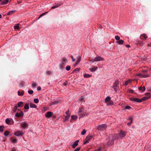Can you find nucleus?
Returning a JSON list of instances; mask_svg holds the SVG:
<instances>
[{
	"label": "nucleus",
	"instance_id": "56",
	"mask_svg": "<svg viewBox=\"0 0 151 151\" xmlns=\"http://www.w3.org/2000/svg\"><path fill=\"white\" fill-rule=\"evenodd\" d=\"M58 6H59L58 5L53 6L51 8L52 9H54L58 7Z\"/></svg>",
	"mask_w": 151,
	"mask_h": 151
},
{
	"label": "nucleus",
	"instance_id": "30",
	"mask_svg": "<svg viewBox=\"0 0 151 151\" xmlns=\"http://www.w3.org/2000/svg\"><path fill=\"white\" fill-rule=\"evenodd\" d=\"M4 127L3 125L0 126V132H2L4 131Z\"/></svg>",
	"mask_w": 151,
	"mask_h": 151
},
{
	"label": "nucleus",
	"instance_id": "64",
	"mask_svg": "<svg viewBox=\"0 0 151 151\" xmlns=\"http://www.w3.org/2000/svg\"><path fill=\"white\" fill-rule=\"evenodd\" d=\"M16 150L15 148L14 147L13 148L12 151H16Z\"/></svg>",
	"mask_w": 151,
	"mask_h": 151
},
{
	"label": "nucleus",
	"instance_id": "43",
	"mask_svg": "<svg viewBox=\"0 0 151 151\" xmlns=\"http://www.w3.org/2000/svg\"><path fill=\"white\" fill-rule=\"evenodd\" d=\"M86 132V130H85V129H83L82 132L81 133V134L82 135H84L85 134Z\"/></svg>",
	"mask_w": 151,
	"mask_h": 151
},
{
	"label": "nucleus",
	"instance_id": "42",
	"mask_svg": "<svg viewBox=\"0 0 151 151\" xmlns=\"http://www.w3.org/2000/svg\"><path fill=\"white\" fill-rule=\"evenodd\" d=\"M18 25H19V24H16V25H15L14 27V28L15 29H19V27Z\"/></svg>",
	"mask_w": 151,
	"mask_h": 151
},
{
	"label": "nucleus",
	"instance_id": "10",
	"mask_svg": "<svg viewBox=\"0 0 151 151\" xmlns=\"http://www.w3.org/2000/svg\"><path fill=\"white\" fill-rule=\"evenodd\" d=\"M52 113L51 111H48L45 114V116L47 118L50 117L52 115Z\"/></svg>",
	"mask_w": 151,
	"mask_h": 151
},
{
	"label": "nucleus",
	"instance_id": "22",
	"mask_svg": "<svg viewBox=\"0 0 151 151\" xmlns=\"http://www.w3.org/2000/svg\"><path fill=\"white\" fill-rule=\"evenodd\" d=\"M145 90V88L144 86L142 87H140L139 88V91H141L142 92H144Z\"/></svg>",
	"mask_w": 151,
	"mask_h": 151
},
{
	"label": "nucleus",
	"instance_id": "61",
	"mask_svg": "<svg viewBox=\"0 0 151 151\" xmlns=\"http://www.w3.org/2000/svg\"><path fill=\"white\" fill-rule=\"evenodd\" d=\"M41 88L40 87H38L37 88V91H39L41 90Z\"/></svg>",
	"mask_w": 151,
	"mask_h": 151
},
{
	"label": "nucleus",
	"instance_id": "16",
	"mask_svg": "<svg viewBox=\"0 0 151 151\" xmlns=\"http://www.w3.org/2000/svg\"><path fill=\"white\" fill-rule=\"evenodd\" d=\"M150 98V96L144 97L142 98L141 99H140V100H141L142 102V101H145L149 99Z\"/></svg>",
	"mask_w": 151,
	"mask_h": 151
},
{
	"label": "nucleus",
	"instance_id": "27",
	"mask_svg": "<svg viewBox=\"0 0 151 151\" xmlns=\"http://www.w3.org/2000/svg\"><path fill=\"white\" fill-rule=\"evenodd\" d=\"M132 81V80L130 79H129L125 82L124 85L127 86V85L129 83H131Z\"/></svg>",
	"mask_w": 151,
	"mask_h": 151
},
{
	"label": "nucleus",
	"instance_id": "62",
	"mask_svg": "<svg viewBox=\"0 0 151 151\" xmlns=\"http://www.w3.org/2000/svg\"><path fill=\"white\" fill-rule=\"evenodd\" d=\"M148 71L147 70H143L142 71V72L143 73H147Z\"/></svg>",
	"mask_w": 151,
	"mask_h": 151
},
{
	"label": "nucleus",
	"instance_id": "29",
	"mask_svg": "<svg viewBox=\"0 0 151 151\" xmlns=\"http://www.w3.org/2000/svg\"><path fill=\"white\" fill-rule=\"evenodd\" d=\"M81 58L80 56H79L77 60L76 61V65H78L80 62L81 60Z\"/></svg>",
	"mask_w": 151,
	"mask_h": 151
},
{
	"label": "nucleus",
	"instance_id": "28",
	"mask_svg": "<svg viewBox=\"0 0 151 151\" xmlns=\"http://www.w3.org/2000/svg\"><path fill=\"white\" fill-rule=\"evenodd\" d=\"M136 43L137 45H142L143 44V42L140 41H136Z\"/></svg>",
	"mask_w": 151,
	"mask_h": 151
},
{
	"label": "nucleus",
	"instance_id": "21",
	"mask_svg": "<svg viewBox=\"0 0 151 151\" xmlns=\"http://www.w3.org/2000/svg\"><path fill=\"white\" fill-rule=\"evenodd\" d=\"M111 97L110 96L107 97L105 99V101L106 103L107 102L111 100Z\"/></svg>",
	"mask_w": 151,
	"mask_h": 151
},
{
	"label": "nucleus",
	"instance_id": "7",
	"mask_svg": "<svg viewBox=\"0 0 151 151\" xmlns=\"http://www.w3.org/2000/svg\"><path fill=\"white\" fill-rule=\"evenodd\" d=\"M104 58L100 56L96 57L93 60V62L96 61H99L101 60H103Z\"/></svg>",
	"mask_w": 151,
	"mask_h": 151
},
{
	"label": "nucleus",
	"instance_id": "53",
	"mask_svg": "<svg viewBox=\"0 0 151 151\" xmlns=\"http://www.w3.org/2000/svg\"><path fill=\"white\" fill-rule=\"evenodd\" d=\"M82 111V109H80L79 111H78V114L79 115H81L80 113Z\"/></svg>",
	"mask_w": 151,
	"mask_h": 151
},
{
	"label": "nucleus",
	"instance_id": "25",
	"mask_svg": "<svg viewBox=\"0 0 151 151\" xmlns=\"http://www.w3.org/2000/svg\"><path fill=\"white\" fill-rule=\"evenodd\" d=\"M92 76L91 75H89L88 74L85 73L84 75V77L85 78H89Z\"/></svg>",
	"mask_w": 151,
	"mask_h": 151
},
{
	"label": "nucleus",
	"instance_id": "41",
	"mask_svg": "<svg viewBox=\"0 0 151 151\" xmlns=\"http://www.w3.org/2000/svg\"><path fill=\"white\" fill-rule=\"evenodd\" d=\"M34 102L36 104H37L39 102V100L38 99H34Z\"/></svg>",
	"mask_w": 151,
	"mask_h": 151
},
{
	"label": "nucleus",
	"instance_id": "4",
	"mask_svg": "<svg viewBox=\"0 0 151 151\" xmlns=\"http://www.w3.org/2000/svg\"><path fill=\"white\" fill-rule=\"evenodd\" d=\"M93 138L92 136H87L85 139V140L83 144H85L89 142L90 140H91Z\"/></svg>",
	"mask_w": 151,
	"mask_h": 151
},
{
	"label": "nucleus",
	"instance_id": "37",
	"mask_svg": "<svg viewBox=\"0 0 151 151\" xmlns=\"http://www.w3.org/2000/svg\"><path fill=\"white\" fill-rule=\"evenodd\" d=\"M37 86V84L36 83H33L32 85V87L34 88L35 86Z\"/></svg>",
	"mask_w": 151,
	"mask_h": 151
},
{
	"label": "nucleus",
	"instance_id": "55",
	"mask_svg": "<svg viewBox=\"0 0 151 151\" xmlns=\"http://www.w3.org/2000/svg\"><path fill=\"white\" fill-rule=\"evenodd\" d=\"M150 93H145V95L147 96H150Z\"/></svg>",
	"mask_w": 151,
	"mask_h": 151
},
{
	"label": "nucleus",
	"instance_id": "38",
	"mask_svg": "<svg viewBox=\"0 0 151 151\" xmlns=\"http://www.w3.org/2000/svg\"><path fill=\"white\" fill-rule=\"evenodd\" d=\"M9 132L8 131H6L4 132V135L6 136H7L9 134Z\"/></svg>",
	"mask_w": 151,
	"mask_h": 151
},
{
	"label": "nucleus",
	"instance_id": "6",
	"mask_svg": "<svg viewBox=\"0 0 151 151\" xmlns=\"http://www.w3.org/2000/svg\"><path fill=\"white\" fill-rule=\"evenodd\" d=\"M118 134L119 135L120 139H123L125 136L126 133L125 132L121 131Z\"/></svg>",
	"mask_w": 151,
	"mask_h": 151
},
{
	"label": "nucleus",
	"instance_id": "18",
	"mask_svg": "<svg viewBox=\"0 0 151 151\" xmlns=\"http://www.w3.org/2000/svg\"><path fill=\"white\" fill-rule=\"evenodd\" d=\"M97 69V67H94L93 68H90L89 70L91 72L95 71Z\"/></svg>",
	"mask_w": 151,
	"mask_h": 151
},
{
	"label": "nucleus",
	"instance_id": "24",
	"mask_svg": "<svg viewBox=\"0 0 151 151\" xmlns=\"http://www.w3.org/2000/svg\"><path fill=\"white\" fill-rule=\"evenodd\" d=\"M70 115H67L66 116H65V118L64 120V121H66L68 120L69 118Z\"/></svg>",
	"mask_w": 151,
	"mask_h": 151
},
{
	"label": "nucleus",
	"instance_id": "63",
	"mask_svg": "<svg viewBox=\"0 0 151 151\" xmlns=\"http://www.w3.org/2000/svg\"><path fill=\"white\" fill-rule=\"evenodd\" d=\"M71 58L72 60V61L73 62H74L75 61V59H74L73 58V56H71Z\"/></svg>",
	"mask_w": 151,
	"mask_h": 151
},
{
	"label": "nucleus",
	"instance_id": "59",
	"mask_svg": "<svg viewBox=\"0 0 151 151\" xmlns=\"http://www.w3.org/2000/svg\"><path fill=\"white\" fill-rule=\"evenodd\" d=\"M142 74L141 73H138L137 74V76H140L141 77V76H142Z\"/></svg>",
	"mask_w": 151,
	"mask_h": 151
},
{
	"label": "nucleus",
	"instance_id": "9",
	"mask_svg": "<svg viewBox=\"0 0 151 151\" xmlns=\"http://www.w3.org/2000/svg\"><path fill=\"white\" fill-rule=\"evenodd\" d=\"M147 38V36L146 34H144L140 35V38L142 40H146Z\"/></svg>",
	"mask_w": 151,
	"mask_h": 151
},
{
	"label": "nucleus",
	"instance_id": "35",
	"mask_svg": "<svg viewBox=\"0 0 151 151\" xmlns=\"http://www.w3.org/2000/svg\"><path fill=\"white\" fill-rule=\"evenodd\" d=\"M11 139L12 140V142L13 143H16L17 142V140L16 139H14L12 138Z\"/></svg>",
	"mask_w": 151,
	"mask_h": 151
},
{
	"label": "nucleus",
	"instance_id": "17",
	"mask_svg": "<svg viewBox=\"0 0 151 151\" xmlns=\"http://www.w3.org/2000/svg\"><path fill=\"white\" fill-rule=\"evenodd\" d=\"M23 103L22 101L19 102L17 103L18 106L19 107H22L23 106Z\"/></svg>",
	"mask_w": 151,
	"mask_h": 151
},
{
	"label": "nucleus",
	"instance_id": "40",
	"mask_svg": "<svg viewBox=\"0 0 151 151\" xmlns=\"http://www.w3.org/2000/svg\"><path fill=\"white\" fill-rule=\"evenodd\" d=\"M24 108L26 109H29V106L27 104H25L24 106Z\"/></svg>",
	"mask_w": 151,
	"mask_h": 151
},
{
	"label": "nucleus",
	"instance_id": "33",
	"mask_svg": "<svg viewBox=\"0 0 151 151\" xmlns=\"http://www.w3.org/2000/svg\"><path fill=\"white\" fill-rule=\"evenodd\" d=\"M71 119L74 120H75L78 118V116L76 115H73L71 116Z\"/></svg>",
	"mask_w": 151,
	"mask_h": 151
},
{
	"label": "nucleus",
	"instance_id": "36",
	"mask_svg": "<svg viewBox=\"0 0 151 151\" xmlns=\"http://www.w3.org/2000/svg\"><path fill=\"white\" fill-rule=\"evenodd\" d=\"M80 69L79 68H77L74 70V71L76 73H77L80 71Z\"/></svg>",
	"mask_w": 151,
	"mask_h": 151
},
{
	"label": "nucleus",
	"instance_id": "47",
	"mask_svg": "<svg viewBox=\"0 0 151 151\" xmlns=\"http://www.w3.org/2000/svg\"><path fill=\"white\" fill-rule=\"evenodd\" d=\"M14 12V11H11L9 12L8 13L7 15H9L13 13Z\"/></svg>",
	"mask_w": 151,
	"mask_h": 151
},
{
	"label": "nucleus",
	"instance_id": "32",
	"mask_svg": "<svg viewBox=\"0 0 151 151\" xmlns=\"http://www.w3.org/2000/svg\"><path fill=\"white\" fill-rule=\"evenodd\" d=\"M24 93V91L20 92L19 91H18V94L19 96L23 95Z\"/></svg>",
	"mask_w": 151,
	"mask_h": 151
},
{
	"label": "nucleus",
	"instance_id": "39",
	"mask_svg": "<svg viewBox=\"0 0 151 151\" xmlns=\"http://www.w3.org/2000/svg\"><path fill=\"white\" fill-rule=\"evenodd\" d=\"M129 119L130 121V122L127 123V125L129 126L131 125L132 122V118H130Z\"/></svg>",
	"mask_w": 151,
	"mask_h": 151
},
{
	"label": "nucleus",
	"instance_id": "52",
	"mask_svg": "<svg viewBox=\"0 0 151 151\" xmlns=\"http://www.w3.org/2000/svg\"><path fill=\"white\" fill-rule=\"evenodd\" d=\"M81 148L80 147H77L74 151H79L80 150Z\"/></svg>",
	"mask_w": 151,
	"mask_h": 151
},
{
	"label": "nucleus",
	"instance_id": "23",
	"mask_svg": "<svg viewBox=\"0 0 151 151\" xmlns=\"http://www.w3.org/2000/svg\"><path fill=\"white\" fill-rule=\"evenodd\" d=\"M30 106L32 108H36L37 107V106L35 104L32 103H31L30 104Z\"/></svg>",
	"mask_w": 151,
	"mask_h": 151
},
{
	"label": "nucleus",
	"instance_id": "44",
	"mask_svg": "<svg viewBox=\"0 0 151 151\" xmlns=\"http://www.w3.org/2000/svg\"><path fill=\"white\" fill-rule=\"evenodd\" d=\"M115 39L116 40H120V37H119L118 36H116L115 37Z\"/></svg>",
	"mask_w": 151,
	"mask_h": 151
},
{
	"label": "nucleus",
	"instance_id": "3",
	"mask_svg": "<svg viewBox=\"0 0 151 151\" xmlns=\"http://www.w3.org/2000/svg\"><path fill=\"white\" fill-rule=\"evenodd\" d=\"M119 81L118 80H116L113 83V88L115 91H117V86L119 84Z\"/></svg>",
	"mask_w": 151,
	"mask_h": 151
},
{
	"label": "nucleus",
	"instance_id": "14",
	"mask_svg": "<svg viewBox=\"0 0 151 151\" xmlns=\"http://www.w3.org/2000/svg\"><path fill=\"white\" fill-rule=\"evenodd\" d=\"M68 60L67 59L65 58H62L61 62V63H65L66 65V63L67 62Z\"/></svg>",
	"mask_w": 151,
	"mask_h": 151
},
{
	"label": "nucleus",
	"instance_id": "50",
	"mask_svg": "<svg viewBox=\"0 0 151 151\" xmlns=\"http://www.w3.org/2000/svg\"><path fill=\"white\" fill-rule=\"evenodd\" d=\"M51 72L50 71H47L46 72V74L47 75H50Z\"/></svg>",
	"mask_w": 151,
	"mask_h": 151
},
{
	"label": "nucleus",
	"instance_id": "12",
	"mask_svg": "<svg viewBox=\"0 0 151 151\" xmlns=\"http://www.w3.org/2000/svg\"><path fill=\"white\" fill-rule=\"evenodd\" d=\"M23 115V113L22 111H21L20 113L17 112L15 116L18 117H22Z\"/></svg>",
	"mask_w": 151,
	"mask_h": 151
},
{
	"label": "nucleus",
	"instance_id": "58",
	"mask_svg": "<svg viewBox=\"0 0 151 151\" xmlns=\"http://www.w3.org/2000/svg\"><path fill=\"white\" fill-rule=\"evenodd\" d=\"M69 113V110H68L67 111L65 112V114L67 115H70V114Z\"/></svg>",
	"mask_w": 151,
	"mask_h": 151
},
{
	"label": "nucleus",
	"instance_id": "60",
	"mask_svg": "<svg viewBox=\"0 0 151 151\" xmlns=\"http://www.w3.org/2000/svg\"><path fill=\"white\" fill-rule=\"evenodd\" d=\"M79 100L83 101V96H81V97L79 99Z\"/></svg>",
	"mask_w": 151,
	"mask_h": 151
},
{
	"label": "nucleus",
	"instance_id": "31",
	"mask_svg": "<svg viewBox=\"0 0 151 151\" xmlns=\"http://www.w3.org/2000/svg\"><path fill=\"white\" fill-rule=\"evenodd\" d=\"M150 76L147 74H142V76H141V78H147L149 77Z\"/></svg>",
	"mask_w": 151,
	"mask_h": 151
},
{
	"label": "nucleus",
	"instance_id": "46",
	"mask_svg": "<svg viewBox=\"0 0 151 151\" xmlns=\"http://www.w3.org/2000/svg\"><path fill=\"white\" fill-rule=\"evenodd\" d=\"M70 69V67L69 66H68L66 67V69L68 71Z\"/></svg>",
	"mask_w": 151,
	"mask_h": 151
},
{
	"label": "nucleus",
	"instance_id": "13",
	"mask_svg": "<svg viewBox=\"0 0 151 151\" xmlns=\"http://www.w3.org/2000/svg\"><path fill=\"white\" fill-rule=\"evenodd\" d=\"M79 142V140H77L73 143L72 145V148H75L78 145Z\"/></svg>",
	"mask_w": 151,
	"mask_h": 151
},
{
	"label": "nucleus",
	"instance_id": "34",
	"mask_svg": "<svg viewBox=\"0 0 151 151\" xmlns=\"http://www.w3.org/2000/svg\"><path fill=\"white\" fill-rule=\"evenodd\" d=\"M6 123L8 124H10L11 121L9 119H6L5 121Z\"/></svg>",
	"mask_w": 151,
	"mask_h": 151
},
{
	"label": "nucleus",
	"instance_id": "57",
	"mask_svg": "<svg viewBox=\"0 0 151 151\" xmlns=\"http://www.w3.org/2000/svg\"><path fill=\"white\" fill-rule=\"evenodd\" d=\"M45 13H42V14H41L40 15V17H39L38 19H40V17H42V16H43V15H44L45 14Z\"/></svg>",
	"mask_w": 151,
	"mask_h": 151
},
{
	"label": "nucleus",
	"instance_id": "11",
	"mask_svg": "<svg viewBox=\"0 0 151 151\" xmlns=\"http://www.w3.org/2000/svg\"><path fill=\"white\" fill-rule=\"evenodd\" d=\"M28 125V124L26 122H22L21 123V125L23 128L27 127Z\"/></svg>",
	"mask_w": 151,
	"mask_h": 151
},
{
	"label": "nucleus",
	"instance_id": "48",
	"mask_svg": "<svg viewBox=\"0 0 151 151\" xmlns=\"http://www.w3.org/2000/svg\"><path fill=\"white\" fill-rule=\"evenodd\" d=\"M28 93L29 94H32L33 93V91L32 90H29L28 91Z\"/></svg>",
	"mask_w": 151,
	"mask_h": 151
},
{
	"label": "nucleus",
	"instance_id": "8",
	"mask_svg": "<svg viewBox=\"0 0 151 151\" xmlns=\"http://www.w3.org/2000/svg\"><path fill=\"white\" fill-rule=\"evenodd\" d=\"M23 134V133L21 131H17L14 133V135L18 137L20 135H22Z\"/></svg>",
	"mask_w": 151,
	"mask_h": 151
},
{
	"label": "nucleus",
	"instance_id": "54",
	"mask_svg": "<svg viewBox=\"0 0 151 151\" xmlns=\"http://www.w3.org/2000/svg\"><path fill=\"white\" fill-rule=\"evenodd\" d=\"M48 109L47 107H44L43 108L44 112H45Z\"/></svg>",
	"mask_w": 151,
	"mask_h": 151
},
{
	"label": "nucleus",
	"instance_id": "49",
	"mask_svg": "<svg viewBox=\"0 0 151 151\" xmlns=\"http://www.w3.org/2000/svg\"><path fill=\"white\" fill-rule=\"evenodd\" d=\"M131 108V107L129 106H127L125 107V109H130Z\"/></svg>",
	"mask_w": 151,
	"mask_h": 151
},
{
	"label": "nucleus",
	"instance_id": "20",
	"mask_svg": "<svg viewBox=\"0 0 151 151\" xmlns=\"http://www.w3.org/2000/svg\"><path fill=\"white\" fill-rule=\"evenodd\" d=\"M9 1V0H4V1H1V5L6 4L8 3Z\"/></svg>",
	"mask_w": 151,
	"mask_h": 151
},
{
	"label": "nucleus",
	"instance_id": "1",
	"mask_svg": "<svg viewBox=\"0 0 151 151\" xmlns=\"http://www.w3.org/2000/svg\"><path fill=\"white\" fill-rule=\"evenodd\" d=\"M119 137L118 134H116L106 139V141L109 145H112L114 144V140L119 139Z\"/></svg>",
	"mask_w": 151,
	"mask_h": 151
},
{
	"label": "nucleus",
	"instance_id": "51",
	"mask_svg": "<svg viewBox=\"0 0 151 151\" xmlns=\"http://www.w3.org/2000/svg\"><path fill=\"white\" fill-rule=\"evenodd\" d=\"M17 108V105L15 106L14 108V111L16 112Z\"/></svg>",
	"mask_w": 151,
	"mask_h": 151
},
{
	"label": "nucleus",
	"instance_id": "26",
	"mask_svg": "<svg viewBox=\"0 0 151 151\" xmlns=\"http://www.w3.org/2000/svg\"><path fill=\"white\" fill-rule=\"evenodd\" d=\"M117 42L119 45L122 44L124 42V41L122 40H120L118 41Z\"/></svg>",
	"mask_w": 151,
	"mask_h": 151
},
{
	"label": "nucleus",
	"instance_id": "2",
	"mask_svg": "<svg viewBox=\"0 0 151 151\" xmlns=\"http://www.w3.org/2000/svg\"><path fill=\"white\" fill-rule=\"evenodd\" d=\"M97 127V129L98 130L104 131L106 130L107 126L106 124H104L99 125Z\"/></svg>",
	"mask_w": 151,
	"mask_h": 151
},
{
	"label": "nucleus",
	"instance_id": "19",
	"mask_svg": "<svg viewBox=\"0 0 151 151\" xmlns=\"http://www.w3.org/2000/svg\"><path fill=\"white\" fill-rule=\"evenodd\" d=\"M114 104L113 102L111 101L110 100L109 101H108L106 103V104L107 105H113Z\"/></svg>",
	"mask_w": 151,
	"mask_h": 151
},
{
	"label": "nucleus",
	"instance_id": "5",
	"mask_svg": "<svg viewBox=\"0 0 151 151\" xmlns=\"http://www.w3.org/2000/svg\"><path fill=\"white\" fill-rule=\"evenodd\" d=\"M129 99L131 101H133L139 103L141 102V100H140V99H139L138 98L131 97L129 98Z\"/></svg>",
	"mask_w": 151,
	"mask_h": 151
},
{
	"label": "nucleus",
	"instance_id": "15",
	"mask_svg": "<svg viewBox=\"0 0 151 151\" xmlns=\"http://www.w3.org/2000/svg\"><path fill=\"white\" fill-rule=\"evenodd\" d=\"M65 65V63H61L59 65V68L61 69H64V66Z\"/></svg>",
	"mask_w": 151,
	"mask_h": 151
},
{
	"label": "nucleus",
	"instance_id": "45",
	"mask_svg": "<svg viewBox=\"0 0 151 151\" xmlns=\"http://www.w3.org/2000/svg\"><path fill=\"white\" fill-rule=\"evenodd\" d=\"M101 147H100L97 149L92 150L91 151H101Z\"/></svg>",
	"mask_w": 151,
	"mask_h": 151
}]
</instances>
